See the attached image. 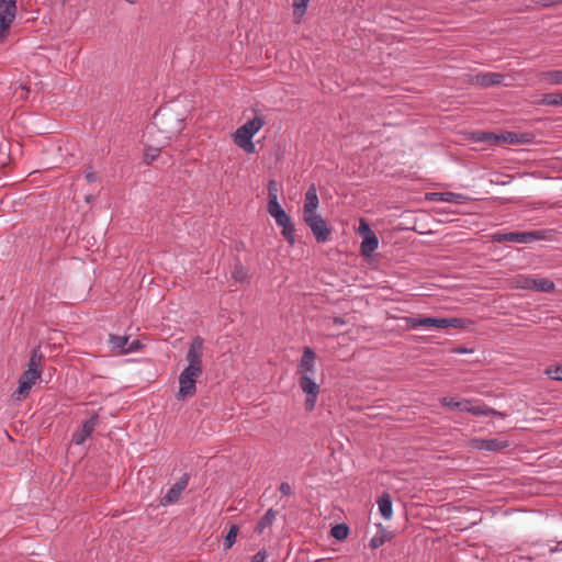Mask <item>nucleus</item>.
<instances>
[{
  "mask_svg": "<svg viewBox=\"0 0 562 562\" xmlns=\"http://www.w3.org/2000/svg\"><path fill=\"white\" fill-rule=\"evenodd\" d=\"M203 339L195 337L192 339L186 359L188 366L179 375V391L177 397L186 400L195 394L196 381L202 375Z\"/></svg>",
  "mask_w": 562,
  "mask_h": 562,
  "instance_id": "1",
  "label": "nucleus"
},
{
  "mask_svg": "<svg viewBox=\"0 0 562 562\" xmlns=\"http://www.w3.org/2000/svg\"><path fill=\"white\" fill-rule=\"evenodd\" d=\"M296 373L299 375V385L306 395L304 407L306 411L311 412L315 408L321 392V386L316 381V355L312 348L305 347L303 349Z\"/></svg>",
  "mask_w": 562,
  "mask_h": 562,
  "instance_id": "2",
  "label": "nucleus"
},
{
  "mask_svg": "<svg viewBox=\"0 0 562 562\" xmlns=\"http://www.w3.org/2000/svg\"><path fill=\"white\" fill-rule=\"evenodd\" d=\"M265 120L256 114L252 119L246 121L232 135L234 144L247 154H254L256 146L252 142L254 136L263 127Z\"/></svg>",
  "mask_w": 562,
  "mask_h": 562,
  "instance_id": "3",
  "label": "nucleus"
},
{
  "mask_svg": "<svg viewBox=\"0 0 562 562\" xmlns=\"http://www.w3.org/2000/svg\"><path fill=\"white\" fill-rule=\"evenodd\" d=\"M406 324L409 328H436V329H446V328H463L465 326V321L458 317L450 318H440V317H422V316H413L406 319Z\"/></svg>",
  "mask_w": 562,
  "mask_h": 562,
  "instance_id": "4",
  "label": "nucleus"
},
{
  "mask_svg": "<svg viewBox=\"0 0 562 562\" xmlns=\"http://www.w3.org/2000/svg\"><path fill=\"white\" fill-rule=\"evenodd\" d=\"M267 212L274 220L276 224L281 228L284 239L292 246L295 244V228L291 217L283 210L278 200L268 201Z\"/></svg>",
  "mask_w": 562,
  "mask_h": 562,
  "instance_id": "5",
  "label": "nucleus"
},
{
  "mask_svg": "<svg viewBox=\"0 0 562 562\" xmlns=\"http://www.w3.org/2000/svg\"><path fill=\"white\" fill-rule=\"evenodd\" d=\"M16 1L18 0H0V42L4 41L15 19Z\"/></svg>",
  "mask_w": 562,
  "mask_h": 562,
  "instance_id": "6",
  "label": "nucleus"
},
{
  "mask_svg": "<svg viewBox=\"0 0 562 562\" xmlns=\"http://www.w3.org/2000/svg\"><path fill=\"white\" fill-rule=\"evenodd\" d=\"M513 285L518 289L536 290L540 292H550L553 290L552 281L548 279H536L526 276H517L513 279Z\"/></svg>",
  "mask_w": 562,
  "mask_h": 562,
  "instance_id": "7",
  "label": "nucleus"
},
{
  "mask_svg": "<svg viewBox=\"0 0 562 562\" xmlns=\"http://www.w3.org/2000/svg\"><path fill=\"white\" fill-rule=\"evenodd\" d=\"M40 378L41 370L27 369L25 372H23L19 380V386L13 393L14 400L21 401L25 398L32 390L33 385L40 380Z\"/></svg>",
  "mask_w": 562,
  "mask_h": 562,
  "instance_id": "8",
  "label": "nucleus"
},
{
  "mask_svg": "<svg viewBox=\"0 0 562 562\" xmlns=\"http://www.w3.org/2000/svg\"><path fill=\"white\" fill-rule=\"evenodd\" d=\"M303 220L318 243H324L328 239L330 229L328 228L325 220L319 214L310 215L303 217Z\"/></svg>",
  "mask_w": 562,
  "mask_h": 562,
  "instance_id": "9",
  "label": "nucleus"
},
{
  "mask_svg": "<svg viewBox=\"0 0 562 562\" xmlns=\"http://www.w3.org/2000/svg\"><path fill=\"white\" fill-rule=\"evenodd\" d=\"M109 342L111 350L116 353H130L140 348L138 340L128 341L127 337L110 335Z\"/></svg>",
  "mask_w": 562,
  "mask_h": 562,
  "instance_id": "10",
  "label": "nucleus"
},
{
  "mask_svg": "<svg viewBox=\"0 0 562 562\" xmlns=\"http://www.w3.org/2000/svg\"><path fill=\"white\" fill-rule=\"evenodd\" d=\"M318 196L314 184H312L305 193L304 205H303V217L318 214Z\"/></svg>",
  "mask_w": 562,
  "mask_h": 562,
  "instance_id": "11",
  "label": "nucleus"
},
{
  "mask_svg": "<svg viewBox=\"0 0 562 562\" xmlns=\"http://www.w3.org/2000/svg\"><path fill=\"white\" fill-rule=\"evenodd\" d=\"M98 424V417L94 415L86 420L82 425V428L74 434L72 441L76 445H82L93 432L95 426Z\"/></svg>",
  "mask_w": 562,
  "mask_h": 562,
  "instance_id": "12",
  "label": "nucleus"
},
{
  "mask_svg": "<svg viewBox=\"0 0 562 562\" xmlns=\"http://www.w3.org/2000/svg\"><path fill=\"white\" fill-rule=\"evenodd\" d=\"M480 140L482 142H503L508 144H515L519 142L518 135L512 132L503 133L499 135L493 134V133H483L480 137Z\"/></svg>",
  "mask_w": 562,
  "mask_h": 562,
  "instance_id": "13",
  "label": "nucleus"
},
{
  "mask_svg": "<svg viewBox=\"0 0 562 562\" xmlns=\"http://www.w3.org/2000/svg\"><path fill=\"white\" fill-rule=\"evenodd\" d=\"M188 485V477L183 476L178 482H176L167 494L164 497V504H171L178 501L181 493L186 490Z\"/></svg>",
  "mask_w": 562,
  "mask_h": 562,
  "instance_id": "14",
  "label": "nucleus"
},
{
  "mask_svg": "<svg viewBox=\"0 0 562 562\" xmlns=\"http://www.w3.org/2000/svg\"><path fill=\"white\" fill-rule=\"evenodd\" d=\"M378 246H379V239H378L375 233H372L362 238L360 251L363 256L369 257L378 249Z\"/></svg>",
  "mask_w": 562,
  "mask_h": 562,
  "instance_id": "15",
  "label": "nucleus"
},
{
  "mask_svg": "<svg viewBox=\"0 0 562 562\" xmlns=\"http://www.w3.org/2000/svg\"><path fill=\"white\" fill-rule=\"evenodd\" d=\"M538 78L541 83L551 86L562 85V70L543 71L539 74Z\"/></svg>",
  "mask_w": 562,
  "mask_h": 562,
  "instance_id": "16",
  "label": "nucleus"
},
{
  "mask_svg": "<svg viewBox=\"0 0 562 562\" xmlns=\"http://www.w3.org/2000/svg\"><path fill=\"white\" fill-rule=\"evenodd\" d=\"M535 238L532 233H507L497 236V240H506L514 243H528Z\"/></svg>",
  "mask_w": 562,
  "mask_h": 562,
  "instance_id": "17",
  "label": "nucleus"
},
{
  "mask_svg": "<svg viewBox=\"0 0 562 562\" xmlns=\"http://www.w3.org/2000/svg\"><path fill=\"white\" fill-rule=\"evenodd\" d=\"M441 402H442V405L449 406L451 408L479 413L475 409V407L472 406L471 403L468 401H458L457 398H453V397H443Z\"/></svg>",
  "mask_w": 562,
  "mask_h": 562,
  "instance_id": "18",
  "label": "nucleus"
},
{
  "mask_svg": "<svg viewBox=\"0 0 562 562\" xmlns=\"http://www.w3.org/2000/svg\"><path fill=\"white\" fill-rule=\"evenodd\" d=\"M379 512L384 519L389 520L392 518V502L389 495H382L378 501Z\"/></svg>",
  "mask_w": 562,
  "mask_h": 562,
  "instance_id": "19",
  "label": "nucleus"
},
{
  "mask_svg": "<svg viewBox=\"0 0 562 562\" xmlns=\"http://www.w3.org/2000/svg\"><path fill=\"white\" fill-rule=\"evenodd\" d=\"M276 518V512L273 509H268L266 514L260 518L256 526V532L262 533L267 528H269Z\"/></svg>",
  "mask_w": 562,
  "mask_h": 562,
  "instance_id": "20",
  "label": "nucleus"
},
{
  "mask_svg": "<svg viewBox=\"0 0 562 562\" xmlns=\"http://www.w3.org/2000/svg\"><path fill=\"white\" fill-rule=\"evenodd\" d=\"M391 535L385 531L384 529H381L378 533H375L369 542V546L371 549H378L382 547L385 542L391 540Z\"/></svg>",
  "mask_w": 562,
  "mask_h": 562,
  "instance_id": "21",
  "label": "nucleus"
},
{
  "mask_svg": "<svg viewBox=\"0 0 562 562\" xmlns=\"http://www.w3.org/2000/svg\"><path fill=\"white\" fill-rule=\"evenodd\" d=\"M310 0H293V15L296 22H300L304 16Z\"/></svg>",
  "mask_w": 562,
  "mask_h": 562,
  "instance_id": "22",
  "label": "nucleus"
},
{
  "mask_svg": "<svg viewBox=\"0 0 562 562\" xmlns=\"http://www.w3.org/2000/svg\"><path fill=\"white\" fill-rule=\"evenodd\" d=\"M541 104L562 106V93H547L542 97Z\"/></svg>",
  "mask_w": 562,
  "mask_h": 562,
  "instance_id": "23",
  "label": "nucleus"
},
{
  "mask_svg": "<svg viewBox=\"0 0 562 562\" xmlns=\"http://www.w3.org/2000/svg\"><path fill=\"white\" fill-rule=\"evenodd\" d=\"M502 76L498 74H483L477 76L479 81L484 86L497 85L501 82Z\"/></svg>",
  "mask_w": 562,
  "mask_h": 562,
  "instance_id": "24",
  "label": "nucleus"
},
{
  "mask_svg": "<svg viewBox=\"0 0 562 562\" xmlns=\"http://www.w3.org/2000/svg\"><path fill=\"white\" fill-rule=\"evenodd\" d=\"M237 535L238 527L236 525H232L223 542L225 549H231L233 547V544L236 541Z\"/></svg>",
  "mask_w": 562,
  "mask_h": 562,
  "instance_id": "25",
  "label": "nucleus"
},
{
  "mask_svg": "<svg viewBox=\"0 0 562 562\" xmlns=\"http://www.w3.org/2000/svg\"><path fill=\"white\" fill-rule=\"evenodd\" d=\"M348 527L346 525H336L331 528L330 535L337 540H344L348 537Z\"/></svg>",
  "mask_w": 562,
  "mask_h": 562,
  "instance_id": "26",
  "label": "nucleus"
},
{
  "mask_svg": "<svg viewBox=\"0 0 562 562\" xmlns=\"http://www.w3.org/2000/svg\"><path fill=\"white\" fill-rule=\"evenodd\" d=\"M546 374L550 379L562 381V363L558 366H549L546 369Z\"/></svg>",
  "mask_w": 562,
  "mask_h": 562,
  "instance_id": "27",
  "label": "nucleus"
},
{
  "mask_svg": "<svg viewBox=\"0 0 562 562\" xmlns=\"http://www.w3.org/2000/svg\"><path fill=\"white\" fill-rule=\"evenodd\" d=\"M357 233H358V235H359L361 238H363L364 236H368V235H370V234H372V233H374V232L370 228V226H369V224L366 222V220L361 218V220L359 221V226H358V228H357Z\"/></svg>",
  "mask_w": 562,
  "mask_h": 562,
  "instance_id": "28",
  "label": "nucleus"
},
{
  "mask_svg": "<svg viewBox=\"0 0 562 562\" xmlns=\"http://www.w3.org/2000/svg\"><path fill=\"white\" fill-rule=\"evenodd\" d=\"M278 184L276 181H270L268 184V201H276L278 200Z\"/></svg>",
  "mask_w": 562,
  "mask_h": 562,
  "instance_id": "29",
  "label": "nucleus"
},
{
  "mask_svg": "<svg viewBox=\"0 0 562 562\" xmlns=\"http://www.w3.org/2000/svg\"><path fill=\"white\" fill-rule=\"evenodd\" d=\"M158 155H159V148L148 147L144 154L145 161L147 164H150L158 157Z\"/></svg>",
  "mask_w": 562,
  "mask_h": 562,
  "instance_id": "30",
  "label": "nucleus"
},
{
  "mask_svg": "<svg viewBox=\"0 0 562 562\" xmlns=\"http://www.w3.org/2000/svg\"><path fill=\"white\" fill-rule=\"evenodd\" d=\"M40 367H41V356L37 355V350H34L30 358L27 369L40 370Z\"/></svg>",
  "mask_w": 562,
  "mask_h": 562,
  "instance_id": "31",
  "label": "nucleus"
},
{
  "mask_svg": "<svg viewBox=\"0 0 562 562\" xmlns=\"http://www.w3.org/2000/svg\"><path fill=\"white\" fill-rule=\"evenodd\" d=\"M453 196H454V194L450 193V192L432 193L430 199L431 200H437V201L451 202Z\"/></svg>",
  "mask_w": 562,
  "mask_h": 562,
  "instance_id": "32",
  "label": "nucleus"
},
{
  "mask_svg": "<svg viewBox=\"0 0 562 562\" xmlns=\"http://www.w3.org/2000/svg\"><path fill=\"white\" fill-rule=\"evenodd\" d=\"M266 558H267L266 551L261 550L252 557L250 562H265Z\"/></svg>",
  "mask_w": 562,
  "mask_h": 562,
  "instance_id": "33",
  "label": "nucleus"
},
{
  "mask_svg": "<svg viewBox=\"0 0 562 562\" xmlns=\"http://www.w3.org/2000/svg\"><path fill=\"white\" fill-rule=\"evenodd\" d=\"M279 490L283 495H290L292 493L291 485L286 482L281 483Z\"/></svg>",
  "mask_w": 562,
  "mask_h": 562,
  "instance_id": "34",
  "label": "nucleus"
},
{
  "mask_svg": "<svg viewBox=\"0 0 562 562\" xmlns=\"http://www.w3.org/2000/svg\"><path fill=\"white\" fill-rule=\"evenodd\" d=\"M86 178H87V180H88L89 182H92V181H94V180H95V175H94L93 172H91V171H88V172L86 173Z\"/></svg>",
  "mask_w": 562,
  "mask_h": 562,
  "instance_id": "35",
  "label": "nucleus"
},
{
  "mask_svg": "<svg viewBox=\"0 0 562 562\" xmlns=\"http://www.w3.org/2000/svg\"><path fill=\"white\" fill-rule=\"evenodd\" d=\"M486 448L487 449H496L495 441H493V440L488 441Z\"/></svg>",
  "mask_w": 562,
  "mask_h": 562,
  "instance_id": "36",
  "label": "nucleus"
},
{
  "mask_svg": "<svg viewBox=\"0 0 562 562\" xmlns=\"http://www.w3.org/2000/svg\"><path fill=\"white\" fill-rule=\"evenodd\" d=\"M126 1L132 3V4L137 2V0H126Z\"/></svg>",
  "mask_w": 562,
  "mask_h": 562,
  "instance_id": "37",
  "label": "nucleus"
},
{
  "mask_svg": "<svg viewBox=\"0 0 562 562\" xmlns=\"http://www.w3.org/2000/svg\"><path fill=\"white\" fill-rule=\"evenodd\" d=\"M4 165H5L4 160L0 161V167H3Z\"/></svg>",
  "mask_w": 562,
  "mask_h": 562,
  "instance_id": "38",
  "label": "nucleus"
},
{
  "mask_svg": "<svg viewBox=\"0 0 562 562\" xmlns=\"http://www.w3.org/2000/svg\"><path fill=\"white\" fill-rule=\"evenodd\" d=\"M239 277H240V273H237V272H236V274H235V279H239Z\"/></svg>",
  "mask_w": 562,
  "mask_h": 562,
  "instance_id": "39",
  "label": "nucleus"
},
{
  "mask_svg": "<svg viewBox=\"0 0 562 562\" xmlns=\"http://www.w3.org/2000/svg\"><path fill=\"white\" fill-rule=\"evenodd\" d=\"M239 277H240V273H237V272H236V274H235V279H239Z\"/></svg>",
  "mask_w": 562,
  "mask_h": 562,
  "instance_id": "40",
  "label": "nucleus"
},
{
  "mask_svg": "<svg viewBox=\"0 0 562 562\" xmlns=\"http://www.w3.org/2000/svg\"><path fill=\"white\" fill-rule=\"evenodd\" d=\"M159 115H164V114L161 113V111H160V112H158V113L156 114V119H157Z\"/></svg>",
  "mask_w": 562,
  "mask_h": 562,
  "instance_id": "41",
  "label": "nucleus"
}]
</instances>
